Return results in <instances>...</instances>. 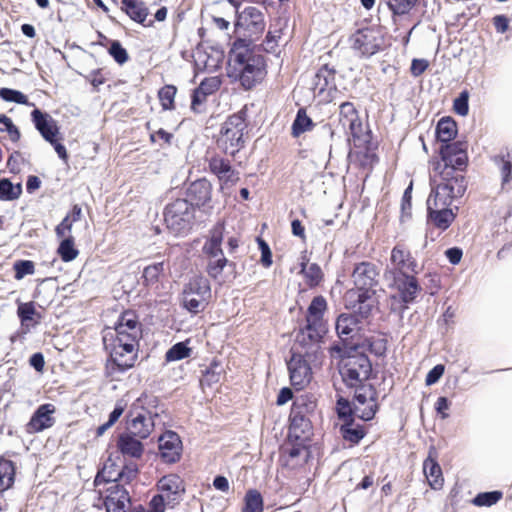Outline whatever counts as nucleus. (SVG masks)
Wrapping results in <instances>:
<instances>
[{
	"label": "nucleus",
	"instance_id": "f257e3e1",
	"mask_svg": "<svg viewBox=\"0 0 512 512\" xmlns=\"http://www.w3.org/2000/svg\"><path fill=\"white\" fill-rule=\"evenodd\" d=\"M254 42V38L236 37L228 52L226 75L231 82H239L246 91L256 86L257 76L266 69L265 58L255 53Z\"/></svg>",
	"mask_w": 512,
	"mask_h": 512
},
{
	"label": "nucleus",
	"instance_id": "f03ea898",
	"mask_svg": "<svg viewBox=\"0 0 512 512\" xmlns=\"http://www.w3.org/2000/svg\"><path fill=\"white\" fill-rule=\"evenodd\" d=\"M102 342L107 354L105 361L107 376L124 374L135 366L140 342L135 339V336H119L103 332Z\"/></svg>",
	"mask_w": 512,
	"mask_h": 512
},
{
	"label": "nucleus",
	"instance_id": "7ed1b4c3",
	"mask_svg": "<svg viewBox=\"0 0 512 512\" xmlns=\"http://www.w3.org/2000/svg\"><path fill=\"white\" fill-rule=\"evenodd\" d=\"M247 112V106H244L238 112L229 115L221 124L216 144L226 155L235 157L245 146L244 131L248 127Z\"/></svg>",
	"mask_w": 512,
	"mask_h": 512
},
{
	"label": "nucleus",
	"instance_id": "20e7f679",
	"mask_svg": "<svg viewBox=\"0 0 512 512\" xmlns=\"http://www.w3.org/2000/svg\"><path fill=\"white\" fill-rule=\"evenodd\" d=\"M196 212L195 208L177 195L163 209L167 229L176 237L188 236L196 225Z\"/></svg>",
	"mask_w": 512,
	"mask_h": 512
},
{
	"label": "nucleus",
	"instance_id": "39448f33",
	"mask_svg": "<svg viewBox=\"0 0 512 512\" xmlns=\"http://www.w3.org/2000/svg\"><path fill=\"white\" fill-rule=\"evenodd\" d=\"M458 135L457 122L451 116H443L440 118L435 126L434 136L435 143L439 145L437 149L438 154H443L446 158L449 153L452 155L458 154V164L463 165L468 150L467 141L456 140Z\"/></svg>",
	"mask_w": 512,
	"mask_h": 512
},
{
	"label": "nucleus",
	"instance_id": "423d86ee",
	"mask_svg": "<svg viewBox=\"0 0 512 512\" xmlns=\"http://www.w3.org/2000/svg\"><path fill=\"white\" fill-rule=\"evenodd\" d=\"M451 197H442L438 190H431L427 199L426 225L441 232L446 231L457 217L458 206L451 208Z\"/></svg>",
	"mask_w": 512,
	"mask_h": 512
},
{
	"label": "nucleus",
	"instance_id": "0eeeda50",
	"mask_svg": "<svg viewBox=\"0 0 512 512\" xmlns=\"http://www.w3.org/2000/svg\"><path fill=\"white\" fill-rule=\"evenodd\" d=\"M384 278L388 281V286L397 290V293L391 294L389 299L399 300L405 303H415L416 298L422 291V287L418 279L414 275H410L399 269L385 270Z\"/></svg>",
	"mask_w": 512,
	"mask_h": 512
},
{
	"label": "nucleus",
	"instance_id": "6e6552de",
	"mask_svg": "<svg viewBox=\"0 0 512 512\" xmlns=\"http://www.w3.org/2000/svg\"><path fill=\"white\" fill-rule=\"evenodd\" d=\"M438 155L439 159L433 160L431 163L433 170L437 172L441 178V183L435 185V181L430 178L431 190L434 189L438 190V192H451L453 190L451 183H453L456 177L467 170L469 163L468 153H466L463 165H457L459 163L458 154L452 155V153H449L446 158L443 157V154Z\"/></svg>",
	"mask_w": 512,
	"mask_h": 512
},
{
	"label": "nucleus",
	"instance_id": "1a4fd4ad",
	"mask_svg": "<svg viewBox=\"0 0 512 512\" xmlns=\"http://www.w3.org/2000/svg\"><path fill=\"white\" fill-rule=\"evenodd\" d=\"M213 186L205 177L194 181L185 182L178 192V196L184 199L197 211L204 214H210L212 205Z\"/></svg>",
	"mask_w": 512,
	"mask_h": 512
},
{
	"label": "nucleus",
	"instance_id": "9d476101",
	"mask_svg": "<svg viewBox=\"0 0 512 512\" xmlns=\"http://www.w3.org/2000/svg\"><path fill=\"white\" fill-rule=\"evenodd\" d=\"M352 48L362 58H370L385 49V36L381 26L359 28L350 37Z\"/></svg>",
	"mask_w": 512,
	"mask_h": 512
},
{
	"label": "nucleus",
	"instance_id": "9b49d317",
	"mask_svg": "<svg viewBox=\"0 0 512 512\" xmlns=\"http://www.w3.org/2000/svg\"><path fill=\"white\" fill-rule=\"evenodd\" d=\"M312 356L308 350L304 354L290 349V358L286 360L289 379L292 387L296 390H303L312 380V368L309 363Z\"/></svg>",
	"mask_w": 512,
	"mask_h": 512
},
{
	"label": "nucleus",
	"instance_id": "f8f14e48",
	"mask_svg": "<svg viewBox=\"0 0 512 512\" xmlns=\"http://www.w3.org/2000/svg\"><path fill=\"white\" fill-rule=\"evenodd\" d=\"M145 394H142L135 403H133L125 415L128 433H134L140 439H147L154 430L155 423L152 417H147L146 409L138 406Z\"/></svg>",
	"mask_w": 512,
	"mask_h": 512
},
{
	"label": "nucleus",
	"instance_id": "ddd939ff",
	"mask_svg": "<svg viewBox=\"0 0 512 512\" xmlns=\"http://www.w3.org/2000/svg\"><path fill=\"white\" fill-rule=\"evenodd\" d=\"M240 28H244L249 33L246 38H254L257 40L265 30L263 13L253 6H248L236 13L234 21L235 32Z\"/></svg>",
	"mask_w": 512,
	"mask_h": 512
},
{
	"label": "nucleus",
	"instance_id": "4468645a",
	"mask_svg": "<svg viewBox=\"0 0 512 512\" xmlns=\"http://www.w3.org/2000/svg\"><path fill=\"white\" fill-rule=\"evenodd\" d=\"M159 457L165 464H174L180 461L183 453V443L176 431L165 430L158 437Z\"/></svg>",
	"mask_w": 512,
	"mask_h": 512
},
{
	"label": "nucleus",
	"instance_id": "2eb2a0df",
	"mask_svg": "<svg viewBox=\"0 0 512 512\" xmlns=\"http://www.w3.org/2000/svg\"><path fill=\"white\" fill-rule=\"evenodd\" d=\"M344 344L349 343L347 341L343 343H333L330 347V351L335 353L337 357L343 362V364L352 366V368L362 372L364 375V380H371L376 378V373L373 371L372 362L368 355L364 351L357 350V352L349 353L348 356H343L337 347H341Z\"/></svg>",
	"mask_w": 512,
	"mask_h": 512
},
{
	"label": "nucleus",
	"instance_id": "dca6fc26",
	"mask_svg": "<svg viewBox=\"0 0 512 512\" xmlns=\"http://www.w3.org/2000/svg\"><path fill=\"white\" fill-rule=\"evenodd\" d=\"M326 331L323 324L314 323L313 325L310 322H306L297 332L295 342L308 350L311 356H316L320 350L319 343L322 341Z\"/></svg>",
	"mask_w": 512,
	"mask_h": 512
},
{
	"label": "nucleus",
	"instance_id": "f3484780",
	"mask_svg": "<svg viewBox=\"0 0 512 512\" xmlns=\"http://www.w3.org/2000/svg\"><path fill=\"white\" fill-rule=\"evenodd\" d=\"M34 109L30 112L31 122L34 128L38 131L45 141H51V138L60 135V126L47 111L42 110L35 105Z\"/></svg>",
	"mask_w": 512,
	"mask_h": 512
},
{
	"label": "nucleus",
	"instance_id": "a211bd4d",
	"mask_svg": "<svg viewBox=\"0 0 512 512\" xmlns=\"http://www.w3.org/2000/svg\"><path fill=\"white\" fill-rule=\"evenodd\" d=\"M55 411L56 408L51 403L39 405L26 424V432L34 434L51 428L55 424V418L53 417Z\"/></svg>",
	"mask_w": 512,
	"mask_h": 512
},
{
	"label": "nucleus",
	"instance_id": "6ab92c4d",
	"mask_svg": "<svg viewBox=\"0 0 512 512\" xmlns=\"http://www.w3.org/2000/svg\"><path fill=\"white\" fill-rule=\"evenodd\" d=\"M159 494H163L167 499L168 506L174 507L181 501V496L185 493L183 480L177 474H168L163 476L157 482Z\"/></svg>",
	"mask_w": 512,
	"mask_h": 512
},
{
	"label": "nucleus",
	"instance_id": "aec40b11",
	"mask_svg": "<svg viewBox=\"0 0 512 512\" xmlns=\"http://www.w3.org/2000/svg\"><path fill=\"white\" fill-rule=\"evenodd\" d=\"M131 496L121 484H113L107 488V495L103 504L107 512H129Z\"/></svg>",
	"mask_w": 512,
	"mask_h": 512
},
{
	"label": "nucleus",
	"instance_id": "412c9836",
	"mask_svg": "<svg viewBox=\"0 0 512 512\" xmlns=\"http://www.w3.org/2000/svg\"><path fill=\"white\" fill-rule=\"evenodd\" d=\"M339 352L343 354V356H348L351 352L364 351L366 353L369 352L374 354L377 357H382L386 354L387 350V340L386 339H378L375 341L372 337H364L361 339L359 336L358 339L354 343L344 344L341 347H337Z\"/></svg>",
	"mask_w": 512,
	"mask_h": 512
},
{
	"label": "nucleus",
	"instance_id": "4be33fe9",
	"mask_svg": "<svg viewBox=\"0 0 512 512\" xmlns=\"http://www.w3.org/2000/svg\"><path fill=\"white\" fill-rule=\"evenodd\" d=\"M437 458L438 453L435 447L431 446L427 458L423 461V473L434 490L442 488L444 484L442 469Z\"/></svg>",
	"mask_w": 512,
	"mask_h": 512
},
{
	"label": "nucleus",
	"instance_id": "5701e85b",
	"mask_svg": "<svg viewBox=\"0 0 512 512\" xmlns=\"http://www.w3.org/2000/svg\"><path fill=\"white\" fill-rule=\"evenodd\" d=\"M143 439H140L134 433L123 432L119 434L116 447L117 451L124 457H130L133 459H139L144 453Z\"/></svg>",
	"mask_w": 512,
	"mask_h": 512
},
{
	"label": "nucleus",
	"instance_id": "b1692460",
	"mask_svg": "<svg viewBox=\"0 0 512 512\" xmlns=\"http://www.w3.org/2000/svg\"><path fill=\"white\" fill-rule=\"evenodd\" d=\"M359 324L361 323L359 322V319H357V316L352 315L351 313L339 314L335 322V330L340 339L338 343H343L345 341L348 343H354L356 339L359 338L358 333H354Z\"/></svg>",
	"mask_w": 512,
	"mask_h": 512
},
{
	"label": "nucleus",
	"instance_id": "393cba45",
	"mask_svg": "<svg viewBox=\"0 0 512 512\" xmlns=\"http://www.w3.org/2000/svg\"><path fill=\"white\" fill-rule=\"evenodd\" d=\"M305 441L298 433L288 432L283 444L280 447V461L288 466L290 460H294L303 454Z\"/></svg>",
	"mask_w": 512,
	"mask_h": 512
},
{
	"label": "nucleus",
	"instance_id": "a878e982",
	"mask_svg": "<svg viewBox=\"0 0 512 512\" xmlns=\"http://www.w3.org/2000/svg\"><path fill=\"white\" fill-rule=\"evenodd\" d=\"M350 131L355 147H364L366 152L364 157L371 161H378V157L374 153H370L371 149V132L369 130L363 131V124L361 119L358 117L357 120L350 121L346 124Z\"/></svg>",
	"mask_w": 512,
	"mask_h": 512
},
{
	"label": "nucleus",
	"instance_id": "bb28decb",
	"mask_svg": "<svg viewBox=\"0 0 512 512\" xmlns=\"http://www.w3.org/2000/svg\"><path fill=\"white\" fill-rule=\"evenodd\" d=\"M377 276L376 265L368 261L356 264L352 273L356 288H374L378 284Z\"/></svg>",
	"mask_w": 512,
	"mask_h": 512
},
{
	"label": "nucleus",
	"instance_id": "cd10ccee",
	"mask_svg": "<svg viewBox=\"0 0 512 512\" xmlns=\"http://www.w3.org/2000/svg\"><path fill=\"white\" fill-rule=\"evenodd\" d=\"M336 70L329 64H323L315 73L313 84L314 88L322 94L326 90H336L335 83Z\"/></svg>",
	"mask_w": 512,
	"mask_h": 512
},
{
	"label": "nucleus",
	"instance_id": "c85d7f7f",
	"mask_svg": "<svg viewBox=\"0 0 512 512\" xmlns=\"http://www.w3.org/2000/svg\"><path fill=\"white\" fill-rule=\"evenodd\" d=\"M209 168L220 181L235 183L239 180L238 172L232 167L228 160L223 158H212L209 161Z\"/></svg>",
	"mask_w": 512,
	"mask_h": 512
},
{
	"label": "nucleus",
	"instance_id": "c756f323",
	"mask_svg": "<svg viewBox=\"0 0 512 512\" xmlns=\"http://www.w3.org/2000/svg\"><path fill=\"white\" fill-rule=\"evenodd\" d=\"M17 305L16 315L20 323H31V325H39L43 318L42 314L36 310L37 303L35 301L22 302L20 299L15 301Z\"/></svg>",
	"mask_w": 512,
	"mask_h": 512
},
{
	"label": "nucleus",
	"instance_id": "7c9ffc66",
	"mask_svg": "<svg viewBox=\"0 0 512 512\" xmlns=\"http://www.w3.org/2000/svg\"><path fill=\"white\" fill-rule=\"evenodd\" d=\"M16 472V463L11 459L0 456V494L13 487L15 483Z\"/></svg>",
	"mask_w": 512,
	"mask_h": 512
},
{
	"label": "nucleus",
	"instance_id": "2f4dec72",
	"mask_svg": "<svg viewBox=\"0 0 512 512\" xmlns=\"http://www.w3.org/2000/svg\"><path fill=\"white\" fill-rule=\"evenodd\" d=\"M342 438L352 446L358 445L368 433V429L354 422L342 423L339 427Z\"/></svg>",
	"mask_w": 512,
	"mask_h": 512
},
{
	"label": "nucleus",
	"instance_id": "473e14b6",
	"mask_svg": "<svg viewBox=\"0 0 512 512\" xmlns=\"http://www.w3.org/2000/svg\"><path fill=\"white\" fill-rule=\"evenodd\" d=\"M327 307V300L324 296L317 295L313 297L306 311V322H310V324L313 325L314 323L323 324V318Z\"/></svg>",
	"mask_w": 512,
	"mask_h": 512
},
{
	"label": "nucleus",
	"instance_id": "72a5a7b5",
	"mask_svg": "<svg viewBox=\"0 0 512 512\" xmlns=\"http://www.w3.org/2000/svg\"><path fill=\"white\" fill-rule=\"evenodd\" d=\"M358 411L360 410L353 401L337 395L335 412L339 420H342L343 423L354 422Z\"/></svg>",
	"mask_w": 512,
	"mask_h": 512
},
{
	"label": "nucleus",
	"instance_id": "f704fd0d",
	"mask_svg": "<svg viewBox=\"0 0 512 512\" xmlns=\"http://www.w3.org/2000/svg\"><path fill=\"white\" fill-rule=\"evenodd\" d=\"M315 126L316 124L307 114L306 108L301 107L297 110L295 118L292 122L291 135L294 138H298L305 132L313 130Z\"/></svg>",
	"mask_w": 512,
	"mask_h": 512
},
{
	"label": "nucleus",
	"instance_id": "c9c22d12",
	"mask_svg": "<svg viewBox=\"0 0 512 512\" xmlns=\"http://www.w3.org/2000/svg\"><path fill=\"white\" fill-rule=\"evenodd\" d=\"M183 293L186 295L195 294L205 300L211 296L210 281L202 275H197L184 286Z\"/></svg>",
	"mask_w": 512,
	"mask_h": 512
},
{
	"label": "nucleus",
	"instance_id": "e433bc0d",
	"mask_svg": "<svg viewBox=\"0 0 512 512\" xmlns=\"http://www.w3.org/2000/svg\"><path fill=\"white\" fill-rule=\"evenodd\" d=\"M224 373V368L221 361L213 358L210 364L202 371L200 384L202 387H212L214 384L220 382L221 375Z\"/></svg>",
	"mask_w": 512,
	"mask_h": 512
},
{
	"label": "nucleus",
	"instance_id": "4c0bfd02",
	"mask_svg": "<svg viewBox=\"0 0 512 512\" xmlns=\"http://www.w3.org/2000/svg\"><path fill=\"white\" fill-rule=\"evenodd\" d=\"M23 193L22 182L13 183L10 178H0V201L18 200Z\"/></svg>",
	"mask_w": 512,
	"mask_h": 512
},
{
	"label": "nucleus",
	"instance_id": "58836bf2",
	"mask_svg": "<svg viewBox=\"0 0 512 512\" xmlns=\"http://www.w3.org/2000/svg\"><path fill=\"white\" fill-rule=\"evenodd\" d=\"M264 499L262 494L254 488L248 489L243 499L241 512H263Z\"/></svg>",
	"mask_w": 512,
	"mask_h": 512
},
{
	"label": "nucleus",
	"instance_id": "ea45409f",
	"mask_svg": "<svg viewBox=\"0 0 512 512\" xmlns=\"http://www.w3.org/2000/svg\"><path fill=\"white\" fill-rule=\"evenodd\" d=\"M354 395L353 402L360 405H364L368 400L370 402H376L378 399V392L373 384H367L366 382L357 384L353 387Z\"/></svg>",
	"mask_w": 512,
	"mask_h": 512
},
{
	"label": "nucleus",
	"instance_id": "a19ab883",
	"mask_svg": "<svg viewBox=\"0 0 512 512\" xmlns=\"http://www.w3.org/2000/svg\"><path fill=\"white\" fill-rule=\"evenodd\" d=\"M317 407L316 397L312 393H302L295 396L292 402L291 410L299 411L305 414H311Z\"/></svg>",
	"mask_w": 512,
	"mask_h": 512
},
{
	"label": "nucleus",
	"instance_id": "79ce46f5",
	"mask_svg": "<svg viewBox=\"0 0 512 512\" xmlns=\"http://www.w3.org/2000/svg\"><path fill=\"white\" fill-rule=\"evenodd\" d=\"M57 254L63 262H71L79 255V250L75 246L74 237L69 234L62 238L57 248Z\"/></svg>",
	"mask_w": 512,
	"mask_h": 512
},
{
	"label": "nucleus",
	"instance_id": "37998d69",
	"mask_svg": "<svg viewBox=\"0 0 512 512\" xmlns=\"http://www.w3.org/2000/svg\"><path fill=\"white\" fill-rule=\"evenodd\" d=\"M308 414L299 411L290 410L289 414V432L298 433L302 436L311 428V421L307 418Z\"/></svg>",
	"mask_w": 512,
	"mask_h": 512
},
{
	"label": "nucleus",
	"instance_id": "c03bdc74",
	"mask_svg": "<svg viewBox=\"0 0 512 512\" xmlns=\"http://www.w3.org/2000/svg\"><path fill=\"white\" fill-rule=\"evenodd\" d=\"M419 0H388L386 2L394 22L396 18L407 15L418 4Z\"/></svg>",
	"mask_w": 512,
	"mask_h": 512
},
{
	"label": "nucleus",
	"instance_id": "a18cd8bd",
	"mask_svg": "<svg viewBox=\"0 0 512 512\" xmlns=\"http://www.w3.org/2000/svg\"><path fill=\"white\" fill-rule=\"evenodd\" d=\"M192 348L189 347V340L173 344L165 353L166 362H175L191 356Z\"/></svg>",
	"mask_w": 512,
	"mask_h": 512
},
{
	"label": "nucleus",
	"instance_id": "49530a36",
	"mask_svg": "<svg viewBox=\"0 0 512 512\" xmlns=\"http://www.w3.org/2000/svg\"><path fill=\"white\" fill-rule=\"evenodd\" d=\"M503 498L501 490H492L477 493L472 499L471 503L476 507H491L498 503Z\"/></svg>",
	"mask_w": 512,
	"mask_h": 512
},
{
	"label": "nucleus",
	"instance_id": "de8ad7c7",
	"mask_svg": "<svg viewBox=\"0 0 512 512\" xmlns=\"http://www.w3.org/2000/svg\"><path fill=\"white\" fill-rule=\"evenodd\" d=\"M226 266H235V262L228 260L224 254L215 258H208L206 272L214 280H217Z\"/></svg>",
	"mask_w": 512,
	"mask_h": 512
},
{
	"label": "nucleus",
	"instance_id": "09e8293b",
	"mask_svg": "<svg viewBox=\"0 0 512 512\" xmlns=\"http://www.w3.org/2000/svg\"><path fill=\"white\" fill-rule=\"evenodd\" d=\"M360 371L356 370L355 368H352V366H347L346 364L340 365L339 367V374L342 378L343 383L345 386L349 389H352L353 387L357 386V384L366 382L367 380H364V376L361 377Z\"/></svg>",
	"mask_w": 512,
	"mask_h": 512
},
{
	"label": "nucleus",
	"instance_id": "8fccbe9b",
	"mask_svg": "<svg viewBox=\"0 0 512 512\" xmlns=\"http://www.w3.org/2000/svg\"><path fill=\"white\" fill-rule=\"evenodd\" d=\"M0 98L9 103H16L20 105L25 106H34L33 102L29 101V98L26 94H24L22 91L8 88V87H1L0 88Z\"/></svg>",
	"mask_w": 512,
	"mask_h": 512
},
{
	"label": "nucleus",
	"instance_id": "3c124183",
	"mask_svg": "<svg viewBox=\"0 0 512 512\" xmlns=\"http://www.w3.org/2000/svg\"><path fill=\"white\" fill-rule=\"evenodd\" d=\"M115 323L128 328L130 331L142 332V325L139 321V317L136 311L132 309H127L121 312Z\"/></svg>",
	"mask_w": 512,
	"mask_h": 512
},
{
	"label": "nucleus",
	"instance_id": "603ef678",
	"mask_svg": "<svg viewBox=\"0 0 512 512\" xmlns=\"http://www.w3.org/2000/svg\"><path fill=\"white\" fill-rule=\"evenodd\" d=\"M132 21L143 25L144 27H151L153 21L146 23L149 9L144 2L133 6V8L124 9L123 11Z\"/></svg>",
	"mask_w": 512,
	"mask_h": 512
},
{
	"label": "nucleus",
	"instance_id": "864d4df0",
	"mask_svg": "<svg viewBox=\"0 0 512 512\" xmlns=\"http://www.w3.org/2000/svg\"><path fill=\"white\" fill-rule=\"evenodd\" d=\"M177 93V87L173 84H166L158 91V98L160 100L162 109L165 111H171L175 109V96Z\"/></svg>",
	"mask_w": 512,
	"mask_h": 512
},
{
	"label": "nucleus",
	"instance_id": "5fc2aeb1",
	"mask_svg": "<svg viewBox=\"0 0 512 512\" xmlns=\"http://www.w3.org/2000/svg\"><path fill=\"white\" fill-rule=\"evenodd\" d=\"M163 271V262H157L146 266L142 272L143 285L151 286L156 284Z\"/></svg>",
	"mask_w": 512,
	"mask_h": 512
},
{
	"label": "nucleus",
	"instance_id": "6e6d98bb",
	"mask_svg": "<svg viewBox=\"0 0 512 512\" xmlns=\"http://www.w3.org/2000/svg\"><path fill=\"white\" fill-rule=\"evenodd\" d=\"M315 128V136L319 142V145L328 147L331 152L332 149V139L334 137V130L330 123L320 124L314 127Z\"/></svg>",
	"mask_w": 512,
	"mask_h": 512
},
{
	"label": "nucleus",
	"instance_id": "4d7b16f0",
	"mask_svg": "<svg viewBox=\"0 0 512 512\" xmlns=\"http://www.w3.org/2000/svg\"><path fill=\"white\" fill-rule=\"evenodd\" d=\"M138 474V465L132 461L126 462L115 475L116 484H120L122 481H124L125 484H129Z\"/></svg>",
	"mask_w": 512,
	"mask_h": 512
},
{
	"label": "nucleus",
	"instance_id": "13d9d810",
	"mask_svg": "<svg viewBox=\"0 0 512 512\" xmlns=\"http://www.w3.org/2000/svg\"><path fill=\"white\" fill-rule=\"evenodd\" d=\"M107 51L113 60L120 66L124 65L129 60L127 49L117 39L110 41V46Z\"/></svg>",
	"mask_w": 512,
	"mask_h": 512
},
{
	"label": "nucleus",
	"instance_id": "bf43d9fd",
	"mask_svg": "<svg viewBox=\"0 0 512 512\" xmlns=\"http://www.w3.org/2000/svg\"><path fill=\"white\" fill-rule=\"evenodd\" d=\"M14 279L22 280L35 273V263L32 260L18 259L13 263Z\"/></svg>",
	"mask_w": 512,
	"mask_h": 512
},
{
	"label": "nucleus",
	"instance_id": "052dcab7",
	"mask_svg": "<svg viewBox=\"0 0 512 512\" xmlns=\"http://www.w3.org/2000/svg\"><path fill=\"white\" fill-rule=\"evenodd\" d=\"M303 275L311 289L318 287L324 279L323 271L318 263H311Z\"/></svg>",
	"mask_w": 512,
	"mask_h": 512
},
{
	"label": "nucleus",
	"instance_id": "680f3d73",
	"mask_svg": "<svg viewBox=\"0 0 512 512\" xmlns=\"http://www.w3.org/2000/svg\"><path fill=\"white\" fill-rule=\"evenodd\" d=\"M453 190L451 192L443 191L441 192L442 197H451V201L454 199L462 197L467 190V181L463 174L459 175L455 178L453 183H451Z\"/></svg>",
	"mask_w": 512,
	"mask_h": 512
},
{
	"label": "nucleus",
	"instance_id": "e2e57ef3",
	"mask_svg": "<svg viewBox=\"0 0 512 512\" xmlns=\"http://www.w3.org/2000/svg\"><path fill=\"white\" fill-rule=\"evenodd\" d=\"M469 91L463 89L453 100V111L455 114L465 117L469 113Z\"/></svg>",
	"mask_w": 512,
	"mask_h": 512
},
{
	"label": "nucleus",
	"instance_id": "0e129e2a",
	"mask_svg": "<svg viewBox=\"0 0 512 512\" xmlns=\"http://www.w3.org/2000/svg\"><path fill=\"white\" fill-rule=\"evenodd\" d=\"M222 85V80L218 76L205 77L201 80L199 85L196 87L199 91H202L207 96H210L217 92Z\"/></svg>",
	"mask_w": 512,
	"mask_h": 512
},
{
	"label": "nucleus",
	"instance_id": "69168bd1",
	"mask_svg": "<svg viewBox=\"0 0 512 512\" xmlns=\"http://www.w3.org/2000/svg\"><path fill=\"white\" fill-rule=\"evenodd\" d=\"M410 252L405 251L399 245L395 246L390 255V261L393 265L392 269H399L400 271H404L406 266V259L409 257Z\"/></svg>",
	"mask_w": 512,
	"mask_h": 512
},
{
	"label": "nucleus",
	"instance_id": "338daca9",
	"mask_svg": "<svg viewBox=\"0 0 512 512\" xmlns=\"http://www.w3.org/2000/svg\"><path fill=\"white\" fill-rule=\"evenodd\" d=\"M256 242L258 244V249L261 253L260 263L262 264L263 267L269 268L273 263L272 250L267 241L264 240L261 236H258L256 238Z\"/></svg>",
	"mask_w": 512,
	"mask_h": 512
},
{
	"label": "nucleus",
	"instance_id": "774afa93",
	"mask_svg": "<svg viewBox=\"0 0 512 512\" xmlns=\"http://www.w3.org/2000/svg\"><path fill=\"white\" fill-rule=\"evenodd\" d=\"M495 163L500 165L502 186L508 184L512 180V162L506 159L504 155L495 157Z\"/></svg>",
	"mask_w": 512,
	"mask_h": 512
}]
</instances>
